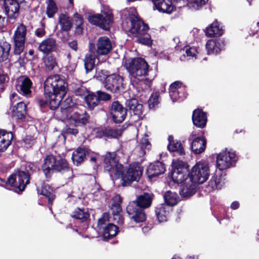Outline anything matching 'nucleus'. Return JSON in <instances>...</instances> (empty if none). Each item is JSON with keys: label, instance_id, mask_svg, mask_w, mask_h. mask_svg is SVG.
Here are the masks:
<instances>
[{"label": "nucleus", "instance_id": "nucleus-61", "mask_svg": "<svg viewBox=\"0 0 259 259\" xmlns=\"http://www.w3.org/2000/svg\"><path fill=\"white\" fill-rule=\"evenodd\" d=\"M168 141L169 142L168 144H170L171 143H173V142H176V141L174 140V137L172 136H169L168 138Z\"/></svg>", "mask_w": 259, "mask_h": 259}, {"label": "nucleus", "instance_id": "nucleus-1", "mask_svg": "<svg viewBox=\"0 0 259 259\" xmlns=\"http://www.w3.org/2000/svg\"><path fill=\"white\" fill-rule=\"evenodd\" d=\"M105 168L113 179L122 178V185L130 184L134 181H138L142 175L143 169L138 164H131L126 172L123 174V166L118 163L114 153H108L104 159Z\"/></svg>", "mask_w": 259, "mask_h": 259}, {"label": "nucleus", "instance_id": "nucleus-29", "mask_svg": "<svg viewBox=\"0 0 259 259\" xmlns=\"http://www.w3.org/2000/svg\"><path fill=\"white\" fill-rule=\"evenodd\" d=\"M158 11L170 14L175 9L174 6L170 0H161L154 6Z\"/></svg>", "mask_w": 259, "mask_h": 259}, {"label": "nucleus", "instance_id": "nucleus-51", "mask_svg": "<svg viewBox=\"0 0 259 259\" xmlns=\"http://www.w3.org/2000/svg\"><path fill=\"white\" fill-rule=\"evenodd\" d=\"M97 94L99 101L100 100L108 101L111 99V96L105 92L98 91Z\"/></svg>", "mask_w": 259, "mask_h": 259}, {"label": "nucleus", "instance_id": "nucleus-39", "mask_svg": "<svg viewBox=\"0 0 259 259\" xmlns=\"http://www.w3.org/2000/svg\"><path fill=\"white\" fill-rule=\"evenodd\" d=\"M11 45L7 42L0 44V62L6 60L9 56Z\"/></svg>", "mask_w": 259, "mask_h": 259}, {"label": "nucleus", "instance_id": "nucleus-49", "mask_svg": "<svg viewBox=\"0 0 259 259\" xmlns=\"http://www.w3.org/2000/svg\"><path fill=\"white\" fill-rule=\"evenodd\" d=\"M159 95L157 93H153L148 101V105L150 108H154L158 103Z\"/></svg>", "mask_w": 259, "mask_h": 259}, {"label": "nucleus", "instance_id": "nucleus-28", "mask_svg": "<svg viewBox=\"0 0 259 259\" xmlns=\"http://www.w3.org/2000/svg\"><path fill=\"white\" fill-rule=\"evenodd\" d=\"M152 200V195L148 193H144L137 197L136 201L135 202L139 207L144 209L151 206Z\"/></svg>", "mask_w": 259, "mask_h": 259}, {"label": "nucleus", "instance_id": "nucleus-3", "mask_svg": "<svg viewBox=\"0 0 259 259\" xmlns=\"http://www.w3.org/2000/svg\"><path fill=\"white\" fill-rule=\"evenodd\" d=\"M59 105L61 117L67 124L70 125H84L89 122L90 116L75 105L71 97H68L64 101H61Z\"/></svg>", "mask_w": 259, "mask_h": 259}, {"label": "nucleus", "instance_id": "nucleus-41", "mask_svg": "<svg viewBox=\"0 0 259 259\" xmlns=\"http://www.w3.org/2000/svg\"><path fill=\"white\" fill-rule=\"evenodd\" d=\"M71 216L74 219L84 222L89 218L90 214L84 209L77 208L72 212Z\"/></svg>", "mask_w": 259, "mask_h": 259}, {"label": "nucleus", "instance_id": "nucleus-52", "mask_svg": "<svg viewBox=\"0 0 259 259\" xmlns=\"http://www.w3.org/2000/svg\"><path fill=\"white\" fill-rule=\"evenodd\" d=\"M184 50L185 51V53H186L187 57H195L197 51L195 48L185 47L184 48Z\"/></svg>", "mask_w": 259, "mask_h": 259}, {"label": "nucleus", "instance_id": "nucleus-12", "mask_svg": "<svg viewBox=\"0 0 259 259\" xmlns=\"http://www.w3.org/2000/svg\"><path fill=\"white\" fill-rule=\"evenodd\" d=\"M7 183L23 191L26 185L29 183V174L24 171L18 170L9 178Z\"/></svg>", "mask_w": 259, "mask_h": 259}, {"label": "nucleus", "instance_id": "nucleus-45", "mask_svg": "<svg viewBox=\"0 0 259 259\" xmlns=\"http://www.w3.org/2000/svg\"><path fill=\"white\" fill-rule=\"evenodd\" d=\"M47 4V14L49 17H52L57 11V7L53 0H49Z\"/></svg>", "mask_w": 259, "mask_h": 259}, {"label": "nucleus", "instance_id": "nucleus-54", "mask_svg": "<svg viewBox=\"0 0 259 259\" xmlns=\"http://www.w3.org/2000/svg\"><path fill=\"white\" fill-rule=\"evenodd\" d=\"M74 18L75 19V25L77 27L79 28L83 23V20L82 17L78 13H75L74 15Z\"/></svg>", "mask_w": 259, "mask_h": 259}, {"label": "nucleus", "instance_id": "nucleus-9", "mask_svg": "<svg viewBox=\"0 0 259 259\" xmlns=\"http://www.w3.org/2000/svg\"><path fill=\"white\" fill-rule=\"evenodd\" d=\"M209 176V166L206 161H201L196 163L191 169V179L196 184L205 182L208 179Z\"/></svg>", "mask_w": 259, "mask_h": 259}, {"label": "nucleus", "instance_id": "nucleus-62", "mask_svg": "<svg viewBox=\"0 0 259 259\" xmlns=\"http://www.w3.org/2000/svg\"><path fill=\"white\" fill-rule=\"evenodd\" d=\"M5 18L0 16V30L2 28L3 23L4 22Z\"/></svg>", "mask_w": 259, "mask_h": 259}, {"label": "nucleus", "instance_id": "nucleus-27", "mask_svg": "<svg viewBox=\"0 0 259 259\" xmlns=\"http://www.w3.org/2000/svg\"><path fill=\"white\" fill-rule=\"evenodd\" d=\"M13 138V134L11 132L7 133L4 130L0 131V152L6 150L11 145Z\"/></svg>", "mask_w": 259, "mask_h": 259}, {"label": "nucleus", "instance_id": "nucleus-57", "mask_svg": "<svg viewBox=\"0 0 259 259\" xmlns=\"http://www.w3.org/2000/svg\"><path fill=\"white\" fill-rule=\"evenodd\" d=\"M35 35L38 37H42L45 34V31L43 27L37 28L35 31Z\"/></svg>", "mask_w": 259, "mask_h": 259}, {"label": "nucleus", "instance_id": "nucleus-40", "mask_svg": "<svg viewBox=\"0 0 259 259\" xmlns=\"http://www.w3.org/2000/svg\"><path fill=\"white\" fill-rule=\"evenodd\" d=\"M84 100L88 107L91 109L97 106L99 103L97 95L94 93H89L84 97Z\"/></svg>", "mask_w": 259, "mask_h": 259}, {"label": "nucleus", "instance_id": "nucleus-31", "mask_svg": "<svg viewBox=\"0 0 259 259\" xmlns=\"http://www.w3.org/2000/svg\"><path fill=\"white\" fill-rule=\"evenodd\" d=\"M88 150L85 148H78L76 150L73 152L72 155V159L74 164L78 165L82 162Z\"/></svg>", "mask_w": 259, "mask_h": 259}, {"label": "nucleus", "instance_id": "nucleus-50", "mask_svg": "<svg viewBox=\"0 0 259 259\" xmlns=\"http://www.w3.org/2000/svg\"><path fill=\"white\" fill-rule=\"evenodd\" d=\"M188 6L197 9L205 4V0H187Z\"/></svg>", "mask_w": 259, "mask_h": 259}, {"label": "nucleus", "instance_id": "nucleus-59", "mask_svg": "<svg viewBox=\"0 0 259 259\" xmlns=\"http://www.w3.org/2000/svg\"><path fill=\"white\" fill-rule=\"evenodd\" d=\"M66 133L68 134L76 135L78 133V130L76 128L68 127L66 129Z\"/></svg>", "mask_w": 259, "mask_h": 259}, {"label": "nucleus", "instance_id": "nucleus-11", "mask_svg": "<svg viewBox=\"0 0 259 259\" xmlns=\"http://www.w3.org/2000/svg\"><path fill=\"white\" fill-rule=\"evenodd\" d=\"M236 161V156L234 152L224 150L217 157V167L220 170L227 169L232 166Z\"/></svg>", "mask_w": 259, "mask_h": 259}, {"label": "nucleus", "instance_id": "nucleus-13", "mask_svg": "<svg viewBox=\"0 0 259 259\" xmlns=\"http://www.w3.org/2000/svg\"><path fill=\"white\" fill-rule=\"evenodd\" d=\"M26 27L23 24L20 25L16 30L14 35L15 42L14 54L19 55L24 48Z\"/></svg>", "mask_w": 259, "mask_h": 259}, {"label": "nucleus", "instance_id": "nucleus-4", "mask_svg": "<svg viewBox=\"0 0 259 259\" xmlns=\"http://www.w3.org/2000/svg\"><path fill=\"white\" fill-rule=\"evenodd\" d=\"M124 65L129 72L133 82L139 83L143 81L147 84L150 83L151 79L145 78L149 71V66L144 59L141 58L125 59Z\"/></svg>", "mask_w": 259, "mask_h": 259}, {"label": "nucleus", "instance_id": "nucleus-20", "mask_svg": "<svg viewBox=\"0 0 259 259\" xmlns=\"http://www.w3.org/2000/svg\"><path fill=\"white\" fill-rule=\"evenodd\" d=\"M196 186L197 184L191 179H187L181 184L180 194L183 197H189L195 193Z\"/></svg>", "mask_w": 259, "mask_h": 259}, {"label": "nucleus", "instance_id": "nucleus-37", "mask_svg": "<svg viewBox=\"0 0 259 259\" xmlns=\"http://www.w3.org/2000/svg\"><path fill=\"white\" fill-rule=\"evenodd\" d=\"M224 184V180L221 176H213L209 182L208 187L213 190L221 189Z\"/></svg>", "mask_w": 259, "mask_h": 259}, {"label": "nucleus", "instance_id": "nucleus-44", "mask_svg": "<svg viewBox=\"0 0 259 259\" xmlns=\"http://www.w3.org/2000/svg\"><path fill=\"white\" fill-rule=\"evenodd\" d=\"M140 146L141 151L139 156H143L146 153V150H149L151 148V144L146 136L141 140Z\"/></svg>", "mask_w": 259, "mask_h": 259}, {"label": "nucleus", "instance_id": "nucleus-48", "mask_svg": "<svg viewBox=\"0 0 259 259\" xmlns=\"http://www.w3.org/2000/svg\"><path fill=\"white\" fill-rule=\"evenodd\" d=\"M109 215L107 213L103 214L102 217L98 220V226L100 229H104L105 226L109 222Z\"/></svg>", "mask_w": 259, "mask_h": 259}, {"label": "nucleus", "instance_id": "nucleus-26", "mask_svg": "<svg viewBox=\"0 0 259 259\" xmlns=\"http://www.w3.org/2000/svg\"><path fill=\"white\" fill-rule=\"evenodd\" d=\"M192 120L195 125L203 128L205 126L207 121L206 114L201 110H195L193 113Z\"/></svg>", "mask_w": 259, "mask_h": 259}, {"label": "nucleus", "instance_id": "nucleus-21", "mask_svg": "<svg viewBox=\"0 0 259 259\" xmlns=\"http://www.w3.org/2000/svg\"><path fill=\"white\" fill-rule=\"evenodd\" d=\"M225 41L222 39H210L206 44V48L208 54H217L224 49Z\"/></svg>", "mask_w": 259, "mask_h": 259}, {"label": "nucleus", "instance_id": "nucleus-42", "mask_svg": "<svg viewBox=\"0 0 259 259\" xmlns=\"http://www.w3.org/2000/svg\"><path fill=\"white\" fill-rule=\"evenodd\" d=\"M167 149L170 152H176L179 155H182L185 153L184 148L180 142L176 141L173 143L168 144L167 145Z\"/></svg>", "mask_w": 259, "mask_h": 259}, {"label": "nucleus", "instance_id": "nucleus-47", "mask_svg": "<svg viewBox=\"0 0 259 259\" xmlns=\"http://www.w3.org/2000/svg\"><path fill=\"white\" fill-rule=\"evenodd\" d=\"M44 63L46 68L50 70L53 69L57 65L56 58L53 56H47L45 59Z\"/></svg>", "mask_w": 259, "mask_h": 259}, {"label": "nucleus", "instance_id": "nucleus-58", "mask_svg": "<svg viewBox=\"0 0 259 259\" xmlns=\"http://www.w3.org/2000/svg\"><path fill=\"white\" fill-rule=\"evenodd\" d=\"M69 47L73 50L76 51L78 49V45L76 40H72L68 42Z\"/></svg>", "mask_w": 259, "mask_h": 259}, {"label": "nucleus", "instance_id": "nucleus-64", "mask_svg": "<svg viewBox=\"0 0 259 259\" xmlns=\"http://www.w3.org/2000/svg\"><path fill=\"white\" fill-rule=\"evenodd\" d=\"M17 96V94L16 93H13L11 95V99H14Z\"/></svg>", "mask_w": 259, "mask_h": 259}, {"label": "nucleus", "instance_id": "nucleus-22", "mask_svg": "<svg viewBox=\"0 0 259 259\" xmlns=\"http://www.w3.org/2000/svg\"><path fill=\"white\" fill-rule=\"evenodd\" d=\"M97 56L94 51V45L90 44L89 52L86 54L84 59V67L87 73L94 68Z\"/></svg>", "mask_w": 259, "mask_h": 259}, {"label": "nucleus", "instance_id": "nucleus-17", "mask_svg": "<svg viewBox=\"0 0 259 259\" xmlns=\"http://www.w3.org/2000/svg\"><path fill=\"white\" fill-rule=\"evenodd\" d=\"M111 113L115 123H121L125 119L126 109L124 108L119 102L115 101L111 105Z\"/></svg>", "mask_w": 259, "mask_h": 259}, {"label": "nucleus", "instance_id": "nucleus-38", "mask_svg": "<svg viewBox=\"0 0 259 259\" xmlns=\"http://www.w3.org/2000/svg\"><path fill=\"white\" fill-rule=\"evenodd\" d=\"M164 199L165 203L169 206H174L177 204L179 201V196L176 193L171 191H167L164 195Z\"/></svg>", "mask_w": 259, "mask_h": 259}, {"label": "nucleus", "instance_id": "nucleus-36", "mask_svg": "<svg viewBox=\"0 0 259 259\" xmlns=\"http://www.w3.org/2000/svg\"><path fill=\"white\" fill-rule=\"evenodd\" d=\"M118 227L113 224H108L103 229V237L109 239L111 237L115 236L118 232Z\"/></svg>", "mask_w": 259, "mask_h": 259}, {"label": "nucleus", "instance_id": "nucleus-25", "mask_svg": "<svg viewBox=\"0 0 259 259\" xmlns=\"http://www.w3.org/2000/svg\"><path fill=\"white\" fill-rule=\"evenodd\" d=\"M164 164L160 162L157 161L149 166L147 170V174L149 178H152L164 173Z\"/></svg>", "mask_w": 259, "mask_h": 259}, {"label": "nucleus", "instance_id": "nucleus-7", "mask_svg": "<svg viewBox=\"0 0 259 259\" xmlns=\"http://www.w3.org/2000/svg\"><path fill=\"white\" fill-rule=\"evenodd\" d=\"M89 22L104 30H108L113 21L111 10L108 6H104L101 13L90 14L88 17Z\"/></svg>", "mask_w": 259, "mask_h": 259}, {"label": "nucleus", "instance_id": "nucleus-34", "mask_svg": "<svg viewBox=\"0 0 259 259\" xmlns=\"http://www.w3.org/2000/svg\"><path fill=\"white\" fill-rule=\"evenodd\" d=\"M122 198L119 195H115L112 198V202L111 204V209L114 215L118 217V214L121 211V203Z\"/></svg>", "mask_w": 259, "mask_h": 259}, {"label": "nucleus", "instance_id": "nucleus-46", "mask_svg": "<svg viewBox=\"0 0 259 259\" xmlns=\"http://www.w3.org/2000/svg\"><path fill=\"white\" fill-rule=\"evenodd\" d=\"M122 131L119 129L107 128L104 131L105 136L111 138H118L121 135Z\"/></svg>", "mask_w": 259, "mask_h": 259}, {"label": "nucleus", "instance_id": "nucleus-60", "mask_svg": "<svg viewBox=\"0 0 259 259\" xmlns=\"http://www.w3.org/2000/svg\"><path fill=\"white\" fill-rule=\"evenodd\" d=\"M239 206V203L238 201H234L231 204V207L233 209H236Z\"/></svg>", "mask_w": 259, "mask_h": 259}, {"label": "nucleus", "instance_id": "nucleus-43", "mask_svg": "<svg viewBox=\"0 0 259 259\" xmlns=\"http://www.w3.org/2000/svg\"><path fill=\"white\" fill-rule=\"evenodd\" d=\"M40 194L48 198L49 203H52L55 198V195L53 193V190L47 184H44L42 186Z\"/></svg>", "mask_w": 259, "mask_h": 259}, {"label": "nucleus", "instance_id": "nucleus-53", "mask_svg": "<svg viewBox=\"0 0 259 259\" xmlns=\"http://www.w3.org/2000/svg\"><path fill=\"white\" fill-rule=\"evenodd\" d=\"M9 77L3 69L0 68V84L9 81Z\"/></svg>", "mask_w": 259, "mask_h": 259}, {"label": "nucleus", "instance_id": "nucleus-30", "mask_svg": "<svg viewBox=\"0 0 259 259\" xmlns=\"http://www.w3.org/2000/svg\"><path fill=\"white\" fill-rule=\"evenodd\" d=\"M224 30L217 21H214L205 29V33L208 36H221L223 34Z\"/></svg>", "mask_w": 259, "mask_h": 259}, {"label": "nucleus", "instance_id": "nucleus-35", "mask_svg": "<svg viewBox=\"0 0 259 259\" xmlns=\"http://www.w3.org/2000/svg\"><path fill=\"white\" fill-rule=\"evenodd\" d=\"M59 24L61 26V30L64 31H68L72 27V22L70 17L62 14L59 16Z\"/></svg>", "mask_w": 259, "mask_h": 259}, {"label": "nucleus", "instance_id": "nucleus-23", "mask_svg": "<svg viewBox=\"0 0 259 259\" xmlns=\"http://www.w3.org/2000/svg\"><path fill=\"white\" fill-rule=\"evenodd\" d=\"M57 48V42L55 39L49 37L43 40L39 45L38 50L44 54H47L55 51Z\"/></svg>", "mask_w": 259, "mask_h": 259}, {"label": "nucleus", "instance_id": "nucleus-33", "mask_svg": "<svg viewBox=\"0 0 259 259\" xmlns=\"http://www.w3.org/2000/svg\"><path fill=\"white\" fill-rule=\"evenodd\" d=\"M168 209L169 207L164 204H161L156 208L155 212L159 222H163L167 220Z\"/></svg>", "mask_w": 259, "mask_h": 259}, {"label": "nucleus", "instance_id": "nucleus-2", "mask_svg": "<svg viewBox=\"0 0 259 259\" xmlns=\"http://www.w3.org/2000/svg\"><path fill=\"white\" fill-rule=\"evenodd\" d=\"M67 86V83L60 75L49 76L44 82L45 96L47 101H40L41 105L49 103L51 109L57 108L66 94Z\"/></svg>", "mask_w": 259, "mask_h": 259}, {"label": "nucleus", "instance_id": "nucleus-15", "mask_svg": "<svg viewBox=\"0 0 259 259\" xmlns=\"http://www.w3.org/2000/svg\"><path fill=\"white\" fill-rule=\"evenodd\" d=\"M169 93L173 102L186 98L185 88L180 81H175L169 87Z\"/></svg>", "mask_w": 259, "mask_h": 259}, {"label": "nucleus", "instance_id": "nucleus-63", "mask_svg": "<svg viewBox=\"0 0 259 259\" xmlns=\"http://www.w3.org/2000/svg\"><path fill=\"white\" fill-rule=\"evenodd\" d=\"M161 0H151V1L154 4V6H155L156 5L157 3H159Z\"/></svg>", "mask_w": 259, "mask_h": 259}, {"label": "nucleus", "instance_id": "nucleus-19", "mask_svg": "<svg viewBox=\"0 0 259 259\" xmlns=\"http://www.w3.org/2000/svg\"><path fill=\"white\" fill-rule=\"evenodd\" d=\"M32 86V82L28 77H22L18 80L17 89L21 95L29 97L31 95Z\"/></svg>", "mask_w": 259, "mask_h": 259}, {"label": "nucleus", "instance_id": "nucleus-16", "mask_svg": "<svg viewBox=\"0 0 259 259\" xmlns=\"http://www.w3.org/2000/svg\"><path fill=\"white\" fill-rule=\"evenodd\" d=\"M112 46L110 40L106 36L99 37L94 46V51L97 55H106L112 50Z\"/></svg>", "mask_w": 259, "mask_h": 259}, {"label": "nucleus", "instance_id": "nucleus-24", "mask_svg": "<svg viewBox=\"0 0 259 259\" xmlns=\"http://www.w3.org/2000/svg\"><path fill=\"white\" fill-rule=\"evenodd\" d=\"M126 107L133 112L135 115L140 117L143 113V105L139 103V101L135 98L131 99L126 100L125 102Z\"/></svg>", "mask_w": 259, "mask_h": 259}, {"label": "nucleus", "instance_id": "nucleus-6", "mask_svg": "<svg viewBox=\"0 0 259 259\" xmlns=\"http://www.w3.org/2000/svg\"><path fill=\"white\" fill-rule=\"evenodd\" d=\"M148 29V26L141 20L134 17L131 20V27L128 35L136 37L139 43L149 45L151 44V40L149 35L147 34Z\"/></svg>", "mask_w": 259, "mask_h": 259}, {"label": "nucleus", "instance_id": "nucleus-55", "mask_svg": "<svg viewBox=\"0 0 259 259\" xmlns=\"http://www.w3.org/2000/svg\"><path fill=\"white\" fill-rule=\"evenodd\" d=\"M33 138L31 136H27L24 139V142L25 143L27 147H30L31 145L33 144Z\"/></svg>", "mask_w": 259, "mask_h": 259}, {"label": "nucleus", "instance_id": "nucleus-32", "mask_svg": "<svg viewBox=\"0 0 259 259\" xmlns=\"http://www.w3.org/2000/svg\"><path fill=\"white\" fill-rule=\"evenodd\" d=\"M26 114V105L22 102L17 103V106L14 107L12 110V115L13 117L18 119H22Z\"/></svg>", "mask_w": 259, "mask_h": 259}, {"label": "nucleus", "instance_id": "nucleus-18", "mask_svg": "<svg viewBox=\"0 0 259 259\" xmlns=\"http://www.w3.org/2000/svg\"><path fill=\"white\" fill-rule=\"evenodd\" d=\"M191 143V148L194 153L199 154L202 153L206 147V140L203 138L197 137L192 133L189 138Z\"/></svg>", "mask_w": 259, "mask_h": 259}, {"label": "nucleus", "instance_id": "nucleus-56", "mask_svg": "<svg viewBox=\"0 0 259 259\" xmlns=\"http://www.w3.org/2000/svg\"><path fill=\"white\" fill-rule=\"evenodd\" d=\"M87 155L90 157V161L92 162H96L97 159L99 158V155L96 153H89L88 151Z\"/></svg>", "mask_w": 259, "mask_h": 259}, {"label": "nucleus", "instance_id": "nucleus-10", "mask_svg": "<svg viewBox=\"0 0 259 259\" xmlns=\"http://www.w3.org/2000/svg\"><path fill=\"white\" fill-rule=\"evenodd\" d=\"M106 90L113 93L123 92L125 89L123 78L119 75L112 74L107 75L104 82Z\"/></svg>", "mask_w": 259, "mask_h": 259}, {"label": "nucleus", "instance_id": "nucleus-8", "mask_svg": "<svg viewBox=\"0 0 259 259\" xmlns=\"http://www.w3.org/2000/svg\"><path fill=\"white\" fill-rule=\"evenodd\" d=\"M173 170L171 178L178 184H183L187 179H191L187 165L182 160L176 159L172 161Z\"/></svg>", "mask_w": 259, "mask_h": 259}, {"label": "nucleus", "instance_id": "nucleus-5", "mask_svg": "<svg viewBox=\"0 0 259 259\" xmlns=\"http://www.w3.org/2000/svg\"><path fill=\"white\" fill-rule=\"evenodd\" d=\"M42 169L46 177H50L54 171L66 172L68 178L72 176V170L70 169L66 159L60 158L57 159L50 155L44 159Z\"/></svg>", "mask_w": 259, "mask_h": 259}, {"label": "nucleus", "instance_id": "nucleus-14", "mask_svg": "<svg viewBox=\"0 0 259 259\" xmlns=\"http://www.w3.org/2000/svg\"><path fill=\"white\" fill-rule=\"evenodd\" d=\"M126 211L130 218L136 223L143 222L146 220V215L143 209L139 207L135 201L128 204Z\"/></svg>", "mask_w": 259, "mask_h": 259}]
</instances>
